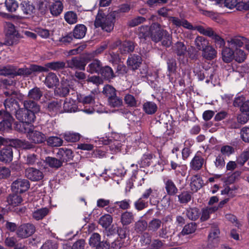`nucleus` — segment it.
I'll use <instances>...</instances> for the list:
<instances>
[{
	"instance_id": "obj_1",
	"label": "nucleus",
	"mask_w": 249,
	"mask_h": 249,
	"mask_svg": "<svg viewBox=\"0 0 249 249\" xmlns=\"http://www.w3.org/2000/svg\"><path fill=\"white\" fill-rule=\"evenodd\" d=\"M115 21V16L113 14L105 15L99 10L96 17L94 26L96 28L101 27L103 30L110 32L114 28Z\"/></svg>"
},
{
	"instance_id": "obj_2",
	"label": "nucleus",
	"mask_w": 249,
	"mask_h": 249,
	"mask_svg": "<svg viewBox=\"0 0 249 249\" xmlns=\"http://www.w3.org/2000/svg\"><path fill=\"white\" fill-rule=\"evenodd\" d=\"M15 116L16 118L22 123L24 128H28L29 125H32V123L34 122L36 119L35 115L25 108L18 109Z\"/></svg>"
},
{
	"instance_id": "obj_3",
	"label": "nucleus",
	"mask_w": 249,
	"mask_h": 249,
	"mask_svg": "<svg viewBox=\"0 0 249 249\" xmlns=\"http://www.w3.org/2000/svg\"><path fill=\"white\" fill-rule=\"evenodd\" d=\"M24 132L27 133V137L32 143L35 144H40L45 142L46 137L45 134L42 132L34 130V126L29 125L28 128H24Z\"/></svg>"
},
{
	"instance_id": "obj_4",
	"label": "nucleus",
	"mask_w": 249,
	"mask_h": 249,
	"mask_svg": "<svg viewBox=\"0 0 249 249\" xmlns=\"http://www.w3.org/2000/svg\"><path fill=\"white\" fill-rule=\"evenodd\" d=\"M198 32L201 35L208 36L214 40L215 44L219 48L223 47L225 44L224 39L218 35L216 34L210 27L205 28L203 26L200 25L198 28Z\"/></svg>"
},
{
	"instance_id": "obj_5",
	"label": "nucleus",
	"mask_w": 249,
	"mask_h": 249,
	"mask_svg": "<svg viewBox=\"0 0 249 249\" xmlns=\"http://www.w3.org/2000/svg\"><path fill=\"white\" fill-rule=\"evenodd\" d=\"M35 231L34 225L29 223H23L18 227L16 234L19 238L25 239L32 235Z\"/></svg>"
},
{
	"instance_id": "obj_6",
	"label": "nucleus",
	"mask_w": 249,
	"mask_h": 249,
	"mask_svg": "<svg viewBox=\"0 0 249 249\" xmlns=\"http://www.w3.org/2000/svg\"><path fill=\"white\" fill-rule=\"evenodd\" d=\"M168 20L177 28L182 27L189 30H197L198 31V28L200 26V25L193 26L184 18H179L177 17L170 16L168 17Z\"/></svg>"
},
{
	"instance_id": "obj_7",
	"label": "nucleus",
	"mask_w": 249,
	"mask_h": 249,
	"mask_svg": "<svg viewBox=\"0 0 249 249\" xmlns=\"http://www.w3.org/2000/svg\"><path fill=\"white\" fill-rule=\"evenodd\" d=\"M167 34V31L161 28L158 23H153L151 25L150 36L151 39L156 43L161 41L163 36Z\"/></svg>"
},
{
	"instance_id": "obj_8",
	"label": "nucleus",
	"mask_w": 249,
	"mask_h": 249,
	"mask_svg": "<svg viewBox=\"0 0 249 249\" xmlns=\"http://www.w3.org/2000/svg\"><path fill=\"white\" fill-rule=\"evenodd\" d=\"M48 70L43 66L32 64L29 68L24 67L19 68L16 71L17 75L29 76L34 72H47Z\"/></svg>"
},
{
	"instance_id": "obj_9",
	"label": "nucleus",
	"mask_w": 249,
	"mask_h": 249,
	"mask_svg": "<svg viewBox=\"0 0 249 249\" xmlns=\"http://www.w3.org/2000/svg\"><path fill=\"white\" fill-rule=\"evenodd\" d=\"M0 131L9 129L13 121V118L8 111L0 110Z\"/></svg>"
},
{
	"instance_id": "obj_10",
	"label": "nucleus",
	"mask_w": 249,
	"mask_h": 249,
	"mask_svg": "<svg viewBox=\"0 0 249 249\" xmlns=\"http://www.w3.org/2000/svg\"><path fill=\"white\" fill-rule=\"evenodd\" d=\"M30 187L29 181L26 179L18 178L13 182L11 188L16 193H22Z\"/></svg>"
},
{
	"instance_id": "obj_11",
	"label": "nucleus",
	"mask_w": 249,
	"mask_h": 249,
	"mask_svg": "<svg viewBox=\"0 0 249 249\" xmlns=\"http://www.w3.org/2000/svg\"><path fill=\"white\" fill-rule=\"evenodd\" d=\"M25 174L27 178L33 181H39L44 178L42 171L34 167L27 168L25 171Z\"/></svg>"
},
{
	"instance_id": "obj_12",
	"label": "nucleus",
	"mask_w": 249,
	"mask_h": 249,
	"mask_svg": "<svg viewBox=\"0 0 249 249\" xmlns=\"http://www.w3.org/2000/svg\"><path fill=\"white\" fill-rule=\"evenodd\" d=\"M163 182L167 195L169 196H176L178 190L174 181L168 177H164Z\"/></svg>"
},
{
	"instance_id": "obj_13",
	"label": "nucleus",
	"mask_w": 249,
	"mask_h": 249,
	"mask_svg": "<svg viewBox=\"0 0 249 249\" xmlns=\"http://www.w3.org/2000/svg\"><path fill=\"white\" fill-rule=\"evenodd\" d=\"M67 66L66 67L71 69H78L84 71L86 63L84 60L79 57H74L70 60L67 61Z\"/></svg>"
},
{
	"instance_id": "obj_14",
	"label": "nucleus",
	"mask_w": 249,
	"mask_h": 249,
	"mask_svg": "<svg viewBox=\"0 0 249 249\" xmlns=\"http://www.w3.org/2000/svg\"><path fill=\"white\" fill-rule=\"evenodd\" d=\"M56 156L57 158L59 159L62 163L70 161L73 158L72 150L66 147L58 148Z\"/></svg>"
},
{
	"instance_id": "obj_15",
	"label": "nucleus",
	"mask_w": 249,
	"mask_h": 249,
	"mask_svg": "<svg viewBox=\"0 0 249 249\" xmlns=\"http://www.w3.org/2000/svg\"><path fill=\"white\" fill-rule=\"evenodd\" d=\"M63 101L61 100H55L49 102L47 108L52 115L54 116L57 114L64 113L62 109Z\"/></svg>"
},
{
	"instance_id": "obj_16",
	"label": "nucleus",
	"mask_w": 249,
	"mask_h": 249,
	"mask_svg": "<svg viewBox=\"0 0 249 249\" xmlns=\"http://www.w3.org/2000/svg\"><path fill=\"white\" fill-rule=\"evenodd\" d=\"M204 158L201 152H197L190 163L191 169L195 171H198L201 169L204 163Z\"/></svg>"
},
{
	"instance_id": "obj_17",
	"label": "nucleus",
	"mask_w": 249,
	"mask_h": 249,
	"mask_svg": "<svg viewBox=\"0 0 249 249\" xmlns=\"http://www.w3.org/2000/svg\"><path fill=\"white\" fill-rule=\"evenodd\" d=\"M13 147L10 145L5 146L0 151V161L7 163L13 160Z\"/></svg>"
},
{
	"instance_id": "obj_18",
	"label": "nucleus",
	"mask_w": 249,
	"mask_h": 249,
	"mask_svg": "<svg viewBox=\"0 0 249 249\" xmlns=\"http://www.w3.org/2000/svg\"><path fill=\"white\" fill-rule=\"evenodd\" d=\"M247 42H248V39L241 36H234L227 40L229 47L236 49L238 47H242Z\"/></svg>"
},
{
	"instance_id": "obj_19",
	"label": "nucleus",
	"mask_w": 249,
	"mask_h": 249,
	"mask_svg": "<svg viewBox=\"0 0 249 249\" xmlns=\"http://www.w3.org/2000/svg\"><path fill=\"white\" fill-rule=\"evenodd\" d=\"M59 80L57 75L53 72H49L44 80L45 85L49 89H53L59 85Z\"/></svg>"
},
{
	"instance_id": "obj_20",
	"label": "nucleus",
	"mask_w": 249,
	"mask_h": 249,
	"mask_svg": "<svg viewBox=\"0 0 249 249\" xmlns=\"http://www.w3.org/2000/svg\"><path fill=\"white\" fill-rule=\"evenodd\" d=\"M155 156L152 153H147L142 155L141 159L138 161L141 168H145L149 166L153 162Z\"/></svg>"
},
{
	"instance_id": "obj_21",
	"label": "nucleus",
	"mask_w": 249,
	"mask_h": 249,
	"mask_svg": "<svg viewBox=\"0 0 249 249\" xmlns=\"http://www.w3.org/2000/svg\"><path fill=\"white\" fill-rule=\"evenodd\" d=\"M202 56L207 60H212L217 56V51L211 45H208L202 51Z\"/></svg>"
},
{
	"instance_id": "obj_22",
	"label": "nucleus",
	"mask_w": 249,
	"mask_h": 249,
	"mask_svg": "<svg viewBox=\"0 0 249 249\" xmlns=\"http://www.w3.org/2000/svg\"><path fill=\"white\" fill-rule=\"evenodd\" d=\"M203 181L198 175L193 176L191 178L190 188L191 190L194 192H197L199 190L203 185Z\"/></svg>"
},
{
	"instance_id": "obj_23",
	"label": "nucleus",
	"mask_w": 249,
	"mask_h": 249,
	"mask_svg": "<svg viewBox=\"0 0 249 249\" xmlns=\"http://www.w3.org/2000/svg\"><path fill=\"white\" fill-rule=\"evenodd\" d=\"M62 107L64 112H75L79 111L75 102L73 100L66 99L64 102H63Z\"/></svg>"
},
{
	"instance_id": "obj_24",
	"label": "nucleus",
	"mask_w": 249,
	"mask_h": 249,
	"mask_svg": "<svg viewBox=\"0 0 249 249\" xmlns=\"http://www.w3.org/2000/svg\"><path fill=\"white\" fill-rule=\"evenodd\" d=\"M142 110L147 115H153L158 110L157 105L152 101H146L142 105Z\"/></svg>"
},
{
	"instance_id": "obj_25",
	"label": "nucleus",
	"mask_w": 249,
	"mask_h": 249,
	"mask_svg": "<svg viewBox=\"0 0 249 249\" xmlns=\"http://www.w3.org/2000/svg\"><path fill=\"white\" fill-rule=\"evenodd\" d=\"M87 28L84 24H77L73 30L72 36L76 39L83 38L86 35Z\"/></svg>"
},
{
	"instance_id": "obj_26",
	"label": "nucleus",
	"mask_w": 249,
	"mask_h": 249,
	"mask_svg": "<svg viewBox=\"0 0 249 249\" xmlns=\"http://www.w3.org/2000/svg\"><path fill=\"white\" fill-rule=\"evenodd\" d=\"M134 221V215L131 212L125 211L121 216L120 222L123 226H127Z\"/></svg>"
},
{
	"instance_id": "obj_27",
	"label": "nucleus",
	"mask_w": 249,
	"mask_h": 249,
	"mask_svg": "<svg viewBox=\"0 0 249 249\" xmlns=\"http://www.w3.org/2000/svg\"><path fill=\"white\" fill-rule=\"evenodd\" d=\"M185 214L190 220L196 221L199 217L200 213L198 208L196 207H189L185 210Z\"/></svg>"
},
{
	"instance_id": "obj_28",
	"label": "nucleus",
	"mask_w": 249,
	"mask_h": 249,
	"mask_svg": "<svg viewBox=\"0 0 249 249\" xmlns=\"http://www.w3.org/2000/svg\"><path fill=\"white\" fill-rule=\"evenodd\" d=\"M24 108H26L35 115L40 111V106L35 101L25 100L23 102Z\"/></svg>"
},
{
	"instance_id": "obj_29",
	"label": "nucleus",
	"mask_w": 249,
	"mask_h": 249,
	"mask_svg": "<svg viewBox=\"0 0 249 249\" xmlns=\"http://www.w3.org/2000/svg\"><path fill=\"white\" fill-rule=\"evenodd\" d=\"M48 70L53 71H58L63 69L66 67V63L62 61H53L47 63L45 64V67H43Z\"/></svg>"
},
{
	"instance_id": "obj_30",
	"label": "nucleus",
	"mask_w": 249,
	"mask_h": 249,
	"mask_svg": "<svg viewBox=\"0 0 249 249\" xmlns=\"http://www.w3.org/2000/svg\"><path fill=\"white\" fill-rule=\"evenodd\" d=\"M218 210L217 207H207L204 208L201 210V215L200 216V221L202 222L205 221L210 218L211 214L214 213Z\"/></svg>"
},
{
	"instance_id": "obj_31",
	"label": "nucleus",
	"mask_w": 249,
	"mask_h": 249,
	"mask_svg": "<svg viewBox=\"0 0 249 249\" xmlns=\"http://www.w3.org/2000/svg\"><path fill=\"white\" fill-rule=\"evenodd\" d=\"M142 58L138 55H131L127 60L128 66L131 67L132 69H137L141 63Z\"/></svg>"
},
{
	"instance_id": "obj_32",
	"label": "nucleus",
	"mask_w": 249,
	"mask_h": 249,
	"mask_svg": "<svg viewBox=\"0 0 249 249\" xmlns=\"http://www.w3.org/2000/svg\"><path fill=\"white\" fill-rule=\"evenodd\" d=\"M173 49L178 56H184L186 53L187 48L183 42L178 41L173 46Z\"/></svg>"
},
{
	"instance_id": "obj_33",
	"label": "nucleus",
	"mask_w": 249,
	"mask_h": 249,
	"mask_svg": "<svg viewBox=\"0 0 249 249\" xmlns=\"http://www.w3.org/2000/svg\"><path fill=\"white\" fill-rule=\"evenodd\" d=\"M45 162L50 167L58 169L63 165V163L59 159L52 157H47L45 159Z\"/></svg>"
},
{
	"instance_id": "obj_34",
	"label": "nucleus",
	"mask_w": 249,
	"mask_h": 249,
	"mask_svg": "<svg viewBox=\"0 0 249 249\" xmlns=\"http://www.w3.org/2000/svg\"><path fill=\"white\" fill-rule=\"evenodd\" d=\"M47 208H43L35 210L32 213L33 218L36 220H41L49 213Z\"/></svg>"
},
{
	"instance_id": "obj_35",
	"label": "nucleus",
	"mask_w": 249,
	"mask_h": 249,
	"mask_svg": "<svg viewBox=\"0 0 249 249\" xmlns=\"http://www.w3.org/2000/svg\"><path fill=\"white\" fill-rule=\"evenodd\" d=\"M237 190L238 187L236 185L226 186L223 190H221V194L227 195L230 199L236 196Z\"/></svg>"
},
{
	"instance_id": "obj_36",
	"label": "nucleus",
	"mask_w": 249,
	"mask_h": 249,
	"mask_svg": "<svg viewBox=\"0 0 249 249\" xmlns=\"http://www.w3.org/2000/svg\"><path fill=\"white\" fill-rule=\"evenodd\" d=\"M4 105L6 110L9 111L16 110L19 107L18 102L14 98H10L6 99L4 102Z\"/></svg>"
},
{
	"instance_id": "obj_37",
	"label": "nucleus",
	"mask_w": 249,
	"mask_h": 249,
	"mask_svg": "<svg viewBox=\"0 0 249 249\" xmlns=\"http://www.w3.org/2000/svg\"><path fill=\"white\" fill-rule=\"evenodd\" d=\"M222 55L223 60L226 63H229L234 58V52L230 47H226L222 50Z\"/></svg>"
},
{
	"instance_id": "obj_38",
	"label": "nucleus",
	"mask_w": 249,
	"mask_h": 249,
	"mask_svg": "<svg viewBox=\"0 0 249 249\" xmlns=\"http://www.w3.org/2000/svg\"><path fill=\"white\" fill-rule=\"evenodd\" d=\"M102 68V65L100 61L95 59L88 65V71L91 73H99Z\"/></svg>"
},
{
	"instance_id": "obj_39",
	"label": "nucleus",
	"mask_w": 249,
	"mask_h": 249,
	"mask_svg": "<svg viewBox=\"0 0 249 249\" xmlns=\"http://www.w3.org/2000/svg\"><path fill=\"white\" fill-rule=\"evenodd\" d=\"M65 141L68 142H74L79 141L81 135L78 133L73 132H66L63 135Z\"/></svg>"
},
{
	"instance_id": "obj_40",
	"label": "nucleus",
	"mask_w": 249,
	"mask_h": 249,
	"mask_svg": "<svg viewBox=\"0 0 249 249\" xmlns=\"http://www.w3.org/2000/svg\"><path fill=\"white\" fill-rule=\"evenodd\" d=\"M22 198L18 194L9 195L7 197V201L9 205L13 206H18L22 202Z\"/></svg>"
},
{
	"instance_id": "obj_41",
	"label": "nucleus",
	"mask_w": 249,
	"mask_h": 249,
	"mask_svg": "<svg viewBox=\"0 0 249 249\" xmlns=\"http://www.w3.org/2000/svg\"><path fill=\"white\" fill-rule=\"evenodd\" d=\"M209 41L202 36H197L195 40V44L199 50H204L208 45Z\"/></svg>"
},
{
	"instance_id": "obj_42",
	"label": "nucleus",
	"mask_w": 249,
	"mask_h": 249,
	"mask_svg": "<svg viewBox=\"0 0 249 249\" xmlns=\"http://www.w3.org/2000/svg\"><path fill=\"white\" fill-rule=\"evenodd\" d=\"M77 99L78 102L82 103L84 105L90 104L94 102L95 94L92 92L90 94L87 96L78 95Z\"/></svg>"
},
{
	"instance_id": "obj_43",
	"label": "nucleus",
	"mask_w": 249,
	"mask_h": 249,
	"mask_svg": "<svg viewBox=\"0 0 249 249\" xmlns=\"http://www.w3.org/2000/svg\"><path fill=\"white\" fill-rule=\"evenodd\" d=\"M73 36L72 34L69 33L64 36H61L58 40L55 41V43L58 45L66 46L71 42L73 40Z\"/></svg>"
},
{
	"instance_id": "obj_44",
	"label": "nucleus",
	"mask_w": 249,
	"mask_h": 249,
	"mask_svg": "<svg viewBox=\"0 0 249 249\" xmlns=\"http://www.w3.org/2000/svg\"><path fill=\"white\" fill-rule=\"evenodd\" d=\"M42 91L38 88L36 87L30 89L28 94L30 99L35 101H38L42 96Z\"/></svg>"
},
{
	"instance_id": "obj_45",
	"label": "nucleus",
	"mask_w": 249,
	"mask_h": 249,
	"mask_svg": "<svg viewBox=\"0 0 249 249\" xmlns=\"http://www.w3.org/2000/svg\"><path fill=\"white\" fill-rule=\"evenodd\" d=\"M46 142L48 145L51 147H59L62 145L63 141L62 139L57 136H51L47 139Z\"/></svg>"
},
{
	"instance_id": "obj_46",
	"label": "nucleus",
	"mask_w": 249,
	"mask_h": 249,
	"mask_svg": "<svg viewBox=\"0 0 249 249\" xmlns=\"http://www.w3.org/2000/svg\"><path fill=\"white\" fill-rule=\"evenodd\" d=\"M20 8L25 15H31L35 10L34 6L28 1H23L20 3Z\"/></svg>"
},
{
	"instance_id": "obj_47",
	"label": "nucleus",
	"mask_w": 249,
	"mask_h": 249,
	"mask_svg": "<svg viewBox=\"0 0 249 249\" xmlns=\"http://www.w3.org/2000/svg\"><path fill=\"white\" fill-rule=\"evenodd\" d=\"M178 201L181 204H187L192 198L191 193L189 191H184L177 196Z\"/></svg>"
},
{
	"instance_id": "obj_48",
	"label": "nucleus",
	"mask_w": 249,
	"mask_h": 249,
	"mask_svg": "<svg viewBox=\"0 0 249 249\" xmlns=\"http://www.w3.org/2000/svg\"><path fill=\"white\" fill-rule=\"evenodd\" d=\"M100 73L107 80L112 79L115 77L112 69L109 66L102 67Z\"/></svg>"
},
{
	"instance_id": "obj_49",
	"label": "nucleus",
	"mask_w": 249,
	"mask_h": 249,
	"mask_svg": "<svg viewBox=\"0 0 249 249\" xmlns=\"http://www.w3.org/2000/svg\"><path fill=\"white\" fill-rule=\"evenodd\" d=\"M134 43L132 41H127L123 42L120 47L121 53H126L132 52L134 50Z\"/></svg>"
},
{
	"instance_id": "obj_50",
	"label": "nucleus",
	"mask_w": 249,
	"mask_h": 249,
	"mask_svg": "<svg viewBox=\"0 0 249 249\" xmlns=\"http://www.w3.org/2000/svg\"><path fill=\"white\" fill-rule=\"evenodd\" d=\"M112 222V217L108 214H106L100 217L99 219V224L105 228H108Z\"/></svg>"
},
{
	"instance_id": "obj_51",
	"label": "nucleus",
	"mask_w": 249,
	"mask_h": 249,
	"mask_svg": "<svg viewBox=\"0 0 249 249\" xmlns=\"http://www.w3.org/2000/svg\"><path fill=\"white\" fill-rule=\"evenodd\" d=\"M148 227L147 222L145 220H139L134 225V230L137 233H141Z\"/></svg>"
},
{
	"instance_id": "obj_52",
	"label": "nucleus",
	"mask_w": 249,
	"mask_h": 249,
	"mask_svg": "<svg viewBox=\"0 0 249 249\" xmlns=\"http://www.w3.org/2000/svg\"><path fill=\"white\" fill-rule=\"evenodd\" d=\"M64 18L70 24H73L77 21V16L73 11H68L65 14Z\"/></svg>"
},
{
	"instance_id": "obj_53",
	"label": "nucleus",
	"mask_w": 249,
	"mask_h": 249,
	"mask_svg": "<svg viewBox=\"0 0 249 249\" xmlns=\"http://www.w3.org/2000/svg\"><path fill=\"white\" fill-rule=\"evenodd\" d=\"M161 221L158 218H154L150 221L148 225L149 231H156L161 226Z\"/></svg>"
},
{
	"instance_id": "obj_54",
	"label": "nucleus",
	"mask_w": 249,
	"mask_h": 249,
	"mask_svg": "<svg viewBox=\"0 0 249 249\" xmlns=\"http://www.w3.org/2000/svg\"><path fill=\"white\" fill-rule=\"evenodd\" d=\"M5 5L7 10L11 13L15 12L18 7V3L16 0H5Z\"/></svg>"
},
{
	"instance_id": "obj_55",
	"label": "nucleus",
	"mask_w": 249,
	"mask_h": 249,
	"mask_svg": "<svg viewBox=\"0 0 249 249\" xmlns=\"http://www.w3.org/2000/svg\"><path fill=\"white\" fill-rule=\"evenodd\" d=\"M134 205L135 209L140 211L148 207V202L140 197L134 202Z\"/></svg>"
},
{
	"instance_id": "obj_56",
	"label": "nucleus",
	"mask_w": 249,
	"mask_h": 249,
	"mask_svg": "<svg viewBox=\"0 0 249 249\" xmlns=\"http://www.w3.org/2000/svg\"><path fill=\"white\" fill-rule=\"evenodd\" d=\"M109 105L113 107H121L123 104L122 99L116 95L107 99Z\"/></svg>"
},
{
	"instance_id": "obj_57",
	"label": "nucleus",
	"mask_w": 249,
	"mask_h": 249,
	"mask_svg": "<svg viewBox=\"0 0 249 249\" xmlns=\"http://www.w3.org/2000/svg\"><path fill=\"white\" fill-rule=\"evenodd\" d=\"M196 227L197 225L196 223L191 222L189 223L184 227L181 233L183 235L192 233L196 231Z\"/></svg>"
},
{
	"instance_id": "obj_58",
	"label": "nucleus",
	"mask_w": 249,
	"mask_h": 249,
	"mask_svg": "<svg viewBox=\"0 0 249 249\" xmlns=\"http://www.w3.org/2000/svg\"><path fill=\"white\" fill-rule=\"evenodd\" d=\"M151 26H142L139 28V36L140 38L145 39L150 34Z\"/></svg>"
},
{
	"instance_id": "obj_59",
	"label": "nucleus",
	"mask_w": 249,
	"mask_h": 249,
	"mask_svg": "<svg viewBox=\"0 0 249 249\" xmlns=\"http://www.w3.org/2000/svg\"><path fill=\"white\" fill-rule=\"evenodd\" d=\"M103 92L107 97V99L116 95V90L115 88L108 85L104 87Z\"/></svg>"
},
{
	"instance_id": "obj_60",
	"label": "nucleus",
	"mask_w": 249,
	"mask_h": 249,
	"mask_svg": "<svg viewBox=\"0 0 249 249\" xmlns=\"http://www.w3.org/2000/svg\"><path fill=\"white\" fill-rule=\"evenodd\" d=\"M16 75V71L14 67L11 65H8L3 67L0 70V75L8 76Z\"/></svg>"
},
{
	"instance_id": "obj_61",
	"label": "nucleus",
	"mask_w": 249,
	"mask_h": 249,
	"mask_svg": "<svg viewBox=\"0 0 249 249\" xmlns=\"http://www.w3.org/2000/svg\"><path fill=\"white\" fill-rule=\"evenodd\" d=\"M101 242V236L98 233H93L89 239V244L90 246L96 247Z\"/></svg>"
},
{
	"instance_id": "obj_62",
	"label": "nucleus",
	"mask_w": 249,
	"mask_h": 249,
	"mask_svg": "<svg viewBox=\"0 0 249 249\" xmlns=\"http://www.w3.org/2000/svg\"><path fill=\"white\" fill-rule=\"evenodd\" d=\"M51 1L49 0H41L38 3V8L41 14H45L48 10V8H50Z\"/></svg>"
},
{
	"instance_id": "obj_63",
	"label": "nucleus",
	"mask_w": 249,
	"mask_h": 249,
	"mask_svg": "<svg viewBox=\"0 0 249 249\" xmlns=\"http://www.w3.org/2000/svg\"><path fill=\"white\" fill-rule=\"evenodd\" d=\"M249 159V152L243 151L237 158L236 162L241 166H243Z\"/></svg>"
},
{
	"instance_id": "obj_64",
	"label": "nucleus",
	"mask_w": 249,
	"mask_h": 249,
	"mask_svg": "<svg viewBox=\"0 0 249 249\" xmlns=\"http://www.w3.org/2000/svg\"><path fill=\"white\" fill-rule=\"evenodd\" d=\"M146 21L145 18L138 16L128 21L127 25L131 27H133L143 23Z\"/></svg>"
}]
</instances>
